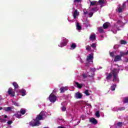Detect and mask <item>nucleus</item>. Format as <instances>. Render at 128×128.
<instances>
[{
	"label": "nucleus",
	"mask_w": 128,
	"mask_h": 128,
	"mask_svg": "<svg viewBox=\"0 0 128 128\" xmlns=\"http://www.w3.org/2000/svg\"><path fill=\"white\" fill-rule=\"evenodd\" d=\"M44 118V114H42V112H41L40 114L36 116V122H34V120H33L31 122H30V125L31 126H38L40 124V120H42Z\"/></svg>",
	"instance_id": "1"
},
{
	"label": "nucleus",
	"mask_w": 128,
	"mask_h": 128,
	"mask_svg": "<svg viewBox=\"0 0 128 128\" xmlns=\"http://www.w3.org/2000/svg\"><path fill=\"white\" fill-rule=\"evenodd\" d=\"M118 69H114L112 71L113 80L114 82H118Z\"/></svg>",
	"instance_id": "2"
},
{
	"label": "nucleus",
	"mask_w": 128,
	"mask_h": 128,
	"mask_svg": "<svg viewBox=\"0 0 128 128\" xmlns=\"http://www.w3.org/2000/svg\"><path fill=\"white\" fill-rule=\"evenodd\" d=\"M122 24V22L120 20H118V22H116V24H114V30H115V32H116V30H119V28Z\"/></svg>",
	"instance_id": "3"
},
{
	"label": "nucleus",
	"mask_w": 128,
	"mask_h": 128,
	"mask_svg": "<svg viewBox=\"0 0 128 128\" xmlns=\"http://www.w3.org/2000/svg\"><path fill=\"white\" fill-rule=\"evenodd\" d=\"M94 54L91 53L87 56L86 58V62L90 64V62H94Z\"/></svg>",
	"instance_id": "4"
},
{
	"label": "nucleus",
	"mask_w": 128,
	"mask_h": 128,
	"mask_svg": "<svg viewBox=\"0 0 128 128\" xmlns=\"http://www.w3.org/2000/svg\"><path fill=\"white\" fill-rule=\"evenodd\" d=\"M48 100L50 102H52V104H54V102H56V96L52 94H51L48 97Z\"/></svg>",
	"instance_id": "5"
},
{
	"label": "nucleus",
	"mask_w": 128,
	"mask_h": 128,
	"mask_svg": "<svg viewBox=\"0 0 128 128\" xmlns=\"http://www.w3.org/2000/svg\"><path fill=\"white\" fill-rule=\"evenodd\" d=\"M8 94L10 96H16V92L14 91V89L12 88L8 89Z\"/></svg>",
	"instance_id": "6"
},
{
	"label": "nucleus",
	"mask_w": 128,
	"mask_h": 128,
	"mask_svg": "<svg viewBox=\"0 0 128 128\" xmlns=\"http://www.w3.org/2000/svg\"><path fill=\"white\" fill-rule=\"evenodd\" d=\"M128 50L120 52V56L121 58H122V56H128Z\"/></svg>",
	"instance_id": "7"
},
{
	"label": "nucleus",
	"mask_w": 128,
	"mask_h": 128,
	"mask_svg": "<svg viewBox=\"0 0 128 128\" xmlns=\"http://www.w3.org/2000/svg\"><path fill=\"white\" fill-rule=\"evenodd\" d=\"M90 122L93 124H98V120L94 118H92L90 119Z\"/></svg>",
	"instance_id": "8"
},
{
	"label": "nucleus",
	"mask_w": 128,
	"mask_h": 128,
	"mask_svg": "<svg viewBox=\"0 0 128 128\" xmlns=\"http://www.w3.org/2000/svg\"><path fill=\"white\" fill-rule=\"evenodd\" d=\"M110 26V24L108 22H106L104 24L102 28H104V30H106V28H108Z\"/></svg>",
	"instance_id": "9"
},
{
	"label": "nucleus",
	"mask_w": 128,
	"mask_h": 128,
	"mask_svg": "<svg viewBox=\"0 0 128 128\" xmlns=\"http://www.w3.org/2000/svg\"><path fill=\"white\" fill-rule=\"evenodd\" d=\"M120 60H122V57L120 55L115 56L114 62H120Z\"/></svg>",
	"instance_id": "10"
},
{
	"label": "nucleus",
	"mask_w": 128,
	"mask_h": 128,
	"mask_svg": "<svg viewBox=\"0 0 128 128\" xmlns=\"http://www.w3.org/2000/svg\"><path fill=\"white\" fill-rule=\"evenodd\" d=\"M80 16V13L78 12V10H76L73 14V16L74 18V19L76 18V16Z\"/></svg>",
	"instance_id": "11"
},
{
	"label": "nucleus",
	"mask_w": 128,
	"mask_h": 128,
	"mask_svg": "<svg viewBox=\"0 0 128 128\" xmlns=\"http://www.w3.org/2000/svg\"><path fill=\"white\" fill-rule=\"evenodd\" d=\"M76 98H82V94L80 92L76 93Z\"/></svg>",
	"instance_id": "12"
},
{
	"label": "nucleus",
	"mask_w": 128,
	"mask_h": 128,
	"mask_svg": "<svg viewBox=\"0 0 128 128\" xmlns=\"http://www.w3.org/2000/svg\"><path fill=\"white\" fill-rule=\"evenodd\" d=\"M75 84H76V88L80 89L82 88V86H84L82 84H79L78 82H75Z\"/></svg>",
	"instance_id": "13"
},
{
	"label": "nucleus",
	"mask_w": 128,
	"mask_h": 128,
	"mask_svg": "<svg viewBox=\"0 0 128 128\" xmlns=\"http://www.w3.org/2000/svg\"><path fill=\"white\" fill-rule=\"evenodd\" d=\"M60 94H63V92H65L66 90H68V88L66 87H62L60 88Z\"/></svg>",
	"instance_id": "14"
},
{
	"label": "nucleus",
	"mask_w": 128,
	"mask_h": 128,
	"mask_svg": "<svg viewBox=\"0 0 128 128\" xmlns=\"http://www.w3.org/2000/svg\"><path fill=\"white\" fill-rule=\"evenodd\" d=\"M20 94H21V96H26V90L24 89H22L21 90H20Z\"/></svg>",
	"instance_id": "15"
},
{
	"label": "nucleus",
	"mask_w": 128,
	"mask_h": 128,
	"mask_svg": "<svg viewBox=\"0 0 128 128\" xmlns=\"http://www.w3.org/2000/svg\"><path fill=\"white\" fill-rule=\"evenodd\" d=\"M90 6H98V2L96 1H92L90 2Z\"/></svg>",
	"instance_id": "16"
},
{
	"label": "nucleus",
	"mask_w": 128,
	"mask_h": 128,
	"mask_svg": "<svg viewBox=\"0 0 128 128\" xmlns=\"http://www.w3.org/2000/svg\"><path fill=\"white\" fill-rule=\"evenodd\" d=\"M90 40H96V34H92L90 37Z\"/></svg>",
	"instance_id": "17"
},
{
	"label": "nucleus",
	"mask_w": 128,
	"mask_h": 128,
	"mask_svg": "<svg viewBox=\"0 0 128 128\" xmlns=\"http://www.w3.org/2000/svg\"><path fill=\"white\" fill-rule=\"evenodd\" d=\"M12 86H14V90H16V88H18V83H16V82H13Z\"/></svg>",
	"instance_id": "18"
},
{
	"label": "nucleus",
	"mask_w": 128,
	"mask_h": 128,
	"mask_svg": "<svg viewBox=\"0 0 128 128\" xmlns=\"http://www.w3.org/2000/svg\"><path fill=\"white\" fill-rule=\"evenodd\" d=\"M112 72H110L106 76V80H110L112 78Z\"/></svg>",
	"instance_id": "19"
},
{
	"label": "nucleus",
	"mask_w": 128,
	"mask_h": 128,
	"mask_svg": "<svg viewBox=\"0 0 128 128\" xmlns=\"http://www.w3.org/2000/svg\"><path fill=\"white\" fill-rule=\"evenodd\" d=\"M76 48V43H72V44L70 46L71 50H74Z\"/></svg>",
	"instance_id": "20"
},
{
	"label": "nucleus",
	"mask_w": 128,
	"mask_h": 128,
	"mask_svg": "<svg viewBox=\"0 0 128 128\" xmlns=\"http://www.w3.org/2000/svg\"><path fill=\"white\" fill-rule=\"evenodd\" d=\"M26 112V111L24 109H21L20 110V114H21V115L25 114Z\"/></svg>",
	"instance_id": "21"
},
{
	"label": "nucleus",
	"mask_w": 128,
	"mask_h": 128,
	"mask_svg": "<svg viewBox=\"0 0 128 128\" xmlns=\"http://www.w3.org/2000/svg\"><path fill=\"white\" fill-rule=\"evenodd\" d=\"M90 46L93 48V50H96V43H93L90 45Z\"/></svg>",
	"instance_id": "22"
},
{
	"label": "nucleus",
	"mask_w": 128,
	"mask_h": 128,
	"mask_svg": "<svg viewBox=\"0 0 128 128\" xmlns=\"http://www.w3.org/2000/svg\"><path fill=\"white\" fill-rule=\"evenodd\" d=\"M14 116L17 118H20V117L22 116V114L20 113H17L16 114H14Z\"/></svg>",
	"instance_id": "23"
},
{
	"label": "nucleus",
	"mask_w": 128,
	"mask_h": 128,
	"mask_svg": "<svg viewBox=\"0 0 128 128\" xmlns=\"http://www.w3.org/2000/svg\"><path fill=\"white\" fill-rule=\"evenodd\" d=\"M128 42H126V40H120V44H126Z\"/></svg>",
	"instance_id": "24"
},
{
	"label": "nucleus",
	"mask_w": 128,
	"mask_h": 128,
	"mask_svg": "<svg viewBox=\"0 0 128 128\" xmlns=\"http://www.w3.org/2000/svg\"><path fill=\"white\" fill-rule=\"evenodd\" d=\"M95 116L96 118H100V111L96 112Z\"/></svg>",
	"instance_id": "25"
},
{
	"label": "nucleus",
	"mask_w": 128,
	"mask_h": 128,
	"mask_svg": "<svg viewBox=\"0 0 128 128\" xmlns=\"http://www.w3.org/2000/svg\"><path fill=\"white\" fill-rule=\"evenodd\" d=\"M4 110L6 112H10V110H12V107H7V108H4Z\"/></svg>",
	"instance_id": "26"
},
{
	"label": "nucleus",
	"mask_w": 128,
	"mask_h": 128,
	"mask_svg": "<svg viewBox=\"0 0 128 128\" xmlns=\"http://www.w3.org/2000/svg\"><path fill=\"white\" fill-rule=\"evenodd\" d=\"M86 50H88V52H90V50H92V47L91 46H90L88 45L86 46Z\"/></svg>",
	"instance_id": "27"
},
{
	"label": "nucleus",
	"mask_w": 128,
	"mask_h": 128,
	"mask_svg": "<svg viewBox=\"0 0 128 128\" xmlns=\"http://www.w3.org/2000/svg\"><path fill=\"white\" fill-rule=\"evenodd\" d=\"M76 27L78 30H82V26H80V24H78V22L76 24Z\"/></svg>",
	"instance_id": "28"
},
{
	"label": "nucleus",
	"mask_w": 128,
	"mask_h": 128,
	"mask_svg": "<svg viewBox=\"0 0 128 128\" xmlns=\"http://www.w3.org/2000/svg\"><path fill=\"white\" fill-rule=\"evenodd\" d=\"M98 32H100L102 34V32H104V29H102V28L100 27L98 28Z\"/></svg>",
	"instance_id": "29"
},
{
	"label": "nucleus",
	"mask_w": 128,
	"mask_h": 128,
	"mask_svg": "<svg viewBox=\"0 0 128 128\" xmlns=\"http://www.w3.org/2000/svg\"><path fill=\"white\" fill-rule=\"evenodd\" d=\"M124 10V9L122 7H118V12H122Z\"/></svg>",
	"instance_id": "30"
},
{
	"label": "nucleus",
	"mask_w": 128,
	"mask_h": 128,
	"mask_svg": "<svg viewBox=\"0 0 128 128\" xmlns=\"http://www.w3.org/2000/svg\"><path fill=\"white\" fill-rule=\"evenodd\" d=\"M66 46V42H63L62 44H60V48H62L63 46Z\"/></svg>",
	"instance_id": "31"
},
{
	"label": "nucleus",
	"mask_w": 128,
	"mask_h": 128,
	"mask_svg": "<svg viewBox=\"0 0 128 128\" xmlns=\"http://www.w3.org/2000/svg\"><path fill=\"white\" fill-rule=\"evenodd\" d=\"M84 94H86V96H90V94L88 92V90H85Z\"/></svg>",
	"instance_id": "32"
},
{
	"label": "nucleus",
	"mask_w": 128,
	"mask_h": 128,
	"mask_svg": "<svg viewBox=\"0 0 128 128\" xmlns=\"http://www.w3.org/2000/svg\"><path fill=\"white\" fill-rule=\"evenodd\" d=\"M124 104H127V102H128V97L125 98H124Z\"/></svg>",
	"instance_id": "33"
},
{
	"label": "nucleus",
	"mask_w": 128,
	"mask_h": 128,
	"mask_svg": "<svg viewBox=\"0 0 128 128\" xmlns=\"http://www.w3.org/2000/svg\"><path fill=\"white\" fill-rule=\"evenodd\" d=\"M126 2L122 4V7H121L123 10H124L126 8Z\"/></svg>",
	"instance_id": "34"
},
{
	"label": "nucleus",
	"mask_w": 128,
	"mask_h": 128,
	"mask_svg": "<svg viewBox=\"0 0 128 128\" xmlns=\"http://www.w3.org/2000/svg\"><path fill=\"white\" fill-rule=\"evenodd\" d=\"M98 2L100 4H104V0H99Z\"/></svg>",
	"instance_id": "35"
},
{
	"label": "nucleus",
	"mask_w": 128,
	"mask_h": 128,
	"mask_svg": "<svg viewBox=\"0 0 128 128\" xmlns=\"http://www.w3.org/2000/svg\"><path fill=\"white\" fill-rule=\"evenodd\" d=\"M12 104H14V106H18V103L16 102H14V101L12 102Z\"/></svg>",
	"instance_id": "36"
},
{
	"label": "nucleus",
	"mask_w": 128,
	"mask_h": 128,
	"mask_svg": "<svg viewBox=\"0 0 128 128\" xmlns=\"http://www.w3.org/2000/svg\"><path fill=\"white\" fill-rule=\"evenodd\" d=\"M62 112H66V108L64 106H62Z\"/></svg>",
	"instance_id": "37"
},
{
	"label": "nucleus",
	"mask_w": 128,
	"mask_h": 128,
	"mask_svg": "<svg viewBox=\"0 0 128 128\" xmlns=\"http://www.w3.org/2000/svg\"><path fill=\"white\" fill-rule=\"evenodd\" d=\"M116 85L114 84L112 86V90H116Z\"/></svg>",
	"instance_id": "38"
},
{
	"label": "nucleus",
	"mask_w": 128,
	"mask_h": 128,
	"mask_svg": "<svg viewBox=\"0 0 128 128\" xmlns=\"http://www.w3.org/2000/svg\"><path fill=\"white\" fill-rule=\"evenodd\" d=\"M92 10L93 12H96L98 10V9L96 8V7L92 8Z\"/></svg>",
	"instance_id": "39"
},
{
	"label": "nucleus",
	"mask_w": 128,
	"mask_h": 128,
	"mask_svg": "<svg viewBox=\"0 0 128 128\" xmlns=\"http://www.w3.org/2000/svg\"><path fill=\"white\" fill-rule=\"evenodd\" d=\"M63 42H66V44H68V40H66V38H63Z\"/></svg>",
	"instance_id": "40"
},
{
	"label": "nucleus",
	"mask_w": 128,
	"mask_h": 128,
	"mask_svg": "<svg viewBox=\"0 0 128 128\" xmlns=\"http://www.w3.org/2000/svg\"><path fill=\"white\" fill-rule=\"evenodd\" d=\"M8 124H12V120H8L7 122Z\"/></svg>",
	"instance_id": "41"
},
{
	"label": "nucleus",
	"mask_w": 128,
	"mask_h": 128,
	"mask_svg": "<svg viewBox=\"0 0 128 128\" xmlns=\"http://www.w3.org/2000/svg\"><path fill=\"white\" fill-rule=\"evenodd\" d=\"M80 118H82L83 120H84L86 118V116L82 115V116H80Z\"/></svg>",
	"instance_id": "42"
},
{
	"label": "nucleus",
	"mask_w": 128,
	"mask_h": 128,
	"mask_svg": "<svg viewBox=\"0 0 128 128\" xmlns=\"http://www.w3.org/2000/svg\"><path fill=\"white\" fill-rule=\"evenodd\" d=\"M118 126H122V122H119L118 124Z\"/></svg>",
	"instance_id": "43"
},
{
	"label": "nucleus",
	"mask_w": 128,
	"mask_h": 128,
	"mask_svg": "<svg viewBox=\"0 0 128 128\" xmlns=\"http://www.w3.org/2000/svg\"><path fill=\"white\" fill-rule=\"evenodd\" d=\"M82 76H83V78H87L86 75L84 74H82Z\"/></svg>",
	"instance_id": "44"
},
{
	"label": "nucleus",
	"mask_w": 128,
	"mask_h": 128,
	"mask_svg": "<svg viewBox=\"0 0 128 128\" xmlns=\"http://www.w3.org/2000/svg\"><path fill=\"white\" fill-rule=\"evenodd\" d=\"M88 14L90 16V18H92V16H94V12L89 13Z\"/></svg>",
	"instance_id": "45"
},
{
	"label": "nucleus",
	"mask_w": 128,
	"mask_h": 128,
	"mask_svg": "<svg viewBox=\"0 0 128 128\" xmlns=\"http://www.w3.org/2000/svg\"><path fill=\"white\" fill-rule=\"evenodd\" d=\"M120 110H126V108H124V107H122L121 108H120Z\"/></svg>",
	"instance_id": "46"
},
{
	"label": "nucleus",
	"mask_w": 128,
	"mask_h": 128,
	"mask_svg": "<svg viewBox=\"0 0 128 128\" xmlns=\"http://www.w3.org/2000/svg\"><path fill=\"white\" fill-rule=\"evenodd\" d=\"M110 56L112 57V52H110Z\"/></svg>",
	"instance_id": "47"
},
{
	"label": "nucleus",
	"mask_w": 128,
	"mask_h": 128,
	"mask_svg": "<svg viewBox=\"0 0 128 128\" xmlns=\"http://www.w3.org/2000/svg\"><path fill=\"white\" fill-rule=\"evenodd\" d=\"M75 2H80V0H74Z\"/></svg>",
	"instance_id": "48"
},
{
	"label": "nucleus",
	"mask_w": 128,
	"mask_h": 128,
	"mask_svg": "<svg viewBox=\"0 0 128 128\" xmlns=\"http://www.w3.org/2000/svg\"><path fill=\"white\" fill-rule=\"evenodd\" d=\"M58 128H66L62 126H58Z\"/></svg>",
	"instance_id": "49"
},
{
	"label": "nucleus",
	"mask_w": 128,
	"mask_h": 128,
	"mask_svg": "<svg viewBox=\"0 0 128 128\" xmlns=\"http://www.w3.org/2000/svg\"><path fill=\"white\" fill-rule=\"evenodd\" d=\"M8 118V116L4 114V118Z\"/></svg>",
	"instance_id": "50"
},
{
	"label": "nucleus",
	"mask_w": 128,
	"mask_h": 128,
	"mask_svg": "<svg viewBox=\"0 0 128 128\" xmlns=\"http://www.w3.org/2000/svg\"><path fill=\"white\" fill-rule=\"evenodd\" d=\"M2 96H0V102H2Z\"/></svg>",
	"instance_id": "51"
},
{
	"label": "nucleus",
	"mask_w": 128,
	"mask_h": 128,
	"mask_svg": "<svg viewBox=\"0 0 128 128\" xmlns=\"http://www.w3.org/2000/svg\"><path fill=\"white\" fill-rule=\"evenodd\" d=\"M88 14V11H86V12H84V14Z\"/></svg>",
	"instance_id": "52"
},
{
	"label": "nucleus",
	"mask_w": 128,
	"mask_h": 128,
	"mask_svg": "<svg viewBox=\"0 0 128 128\" xmlns=\"http://www.w3.org/2000/svg\"><path fill=\"white\" fill-rule=\"evenodd\" d=\"M114 49L116 48V46H114Z\"/></svg>",
	"instance_id": "53"
},
{
	"label": "nucleus",
	"mask_w": 128,
	"mask_h": 128,
	"mask_svg": "<svg viewBox=\"0 0 128 128\" xmlns=\"http://www.w3.org/2000/svg\"><path fill=\"white\" fill-rule=\"evenodd\" d=\"M88 64H90V63H88V64H86V66H88Z\"/></svg>",
	"instance_id": "54"
},
{
	"label": "nucleus",
	"mask_w": 128,
	"mask_h": 128,
	"mask_svg": "<svg viewBox=\"0 0 128 128\" xmlns=\"http://www.w3.org/2000/svg\"><path fill=\"white\" fill-rule=\"evenodd\" d=\"M2 110V107H0V110Z\"/></svg>",
	"instance_id": "55"
},
{
	"label": "nucleus",
	"mask_w": 128,
	"mask_h": 128,
	"mask_svg": "<svg viewBox=\"0 0 128 128\" xmlns=\"http://www.w3.org/2000/svg\"><path fill=\"white\" fill-rule=\"evenodd\" d=\"M111 90H112V86H111Z\"/></svg>",
	"instance_id": "56"
},
{
	"label": "nucleus",
	"mask_w": 128,
	"mask_h": 128,
	"mask_svg": "<svg viewBox=\"0 0 128 128\" xmlns=\"http://www.w3.org/2000/svg\"><path fill=\"white\" fill-rule=\"evenodd\" d=\"M126 62H128V58H127V59L126 60Z\"/></svg>",
	"instance_id": "57"
},
{
	"label": "nucleus",
	"mask_w": 128,
	"mask_h": 128,
	"mask_svg": "<svg viewBox=\"0 0 128 128\" xmlns=\"http://www.w3.org/2000/svg\"><path fill=\"white\" fill-rule=\"evenodd\" d=\"M113 32H114V34H116V32H114V31H113Z\"/></svg>",
	"instance_id": "58"
},
{
	"label": "nucleus",
	"mask_w": 128,
	"mask_h": 128,
	"mask_svg": "<svg viewBox=\"0 0 128 128\" xmlns=\"http://www.w3.org/2000/svg\"><path fill=\"white\" fill-rule=\"evenodd\" d=\"M80 122L79 121V122H78V124H80Z\"/></svg>",
	"instance_id": "59"
},
{
	"label": "nucleus",
	"mask_w": 128,
	"mask_h": 128,
	"mask_svg": "<svg viewBox=\"0 0 128 128\" xmlns=\"http://www.w3.org/2000/svg\"><path fill=\"white\" fill-rule=\"evenodd\" d=\"M120 18H122V16H120Z\"/></svg>",
	"instance_id": "60"
},
{
	"label": "nucleus",
	"mask_w": 128,
	"mask_h": 128,
	"mask_svg": "<svg viewBox=\"0 0 128 128\" xmlns=\"http://www.w3.org/2000/svg\"><path fill=\"white\" fill-rule=\"evenodd\" d=\"M127 2H128V0H127Z\"/></svg>",
	"instance_id": "61"
}]
</instances>
